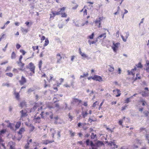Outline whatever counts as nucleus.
Instances as JSON below:
<instances>
[{
  "label": "nucleus",
  "mask_w": 149,
  "mask_h": 149,
  "mask_svg": "<svg viewBox=\"0 0 149 149\" xmlns=\"http://www.w3.org/2000/svg\"><path fill=\"white\" fill-rule=\"evenodd\" d=\"M143 65H142L141 62H139L137 64L135 65L133 69H132L130 71L128 70V74L129 75H132L134 77L135 74L137 73H139L140 69L143 67Z\"/></svg>",
  "instance_id": "obj_1"
},
{
  "label": "nucleus",
  "mask_w": 149,
  "mask_h": 149,
  "mask_svg": "<svg viewBox=\"0 0 149 149\" xmlns=\"http://www.w3.org/2000/svg\"><path fill=\"white\" fill-rule=\"evenodd\" d=\"M35 68L36 67L33 63H30L26 66V68L29 70V71H26V73L29 76H32L35 73Z\"/></svg>",
  "instance_id": "obj_2"
},
{
  "label": "nucleus",
  "mask_w": 149,
  "mask_h": 149,
  "mask_svg": "<svg viewBox=\"0 0 149 149\" xmlns=\"http://www.w3.org/2000/svg\"><path fill=\"white\" fill-rule=\"evenodd\" d=\"M66 9V7H63L60 8L58 9L59 11L58 12H56V15H61L62 17L66 18L67 17V14L65 13V10Z\"/></svg>",
  "instance_id": "obj_3"
},
{
  "label": "nucleus",
  "mask_w": 149,
  "mask_h": 149,
  "mask_svg": "<svg viewBox=\"0 0 149 149\" xmlns=\"http://www.w3.org/2000/svg\"><path fill=\"white\" fill-rule=\"evenodd\" d=\"M42 102H38L35 103L33 107L31 109L30 112L34 111L38 108V111L40 109H42Z\"/></svg>",
  "instance_id": "obj_4"
},
{
  "label": "nucleus",
  "mask_w": 149,
  "mask_h": 149,
  "mask_svg": "<svg viewBox=\"0 0 149 149\" xmlns=\"http://www.w3.org/2000/svg\"><path fill=\"white\" fill-rule=\"evenodd\" d=\"M105 19V18L103 16L99 17L98 18L96 19V20L94 22L95 24V26H97L98 28L102 27L101 22Z\"/></svg>",
  "instance_id": "obj_5"
},
{
  "label": "nucleus",
  "mask_w": 149,
  "mask_h": 149,
  "mask_svg": "<svg viewBox=\"0 0 149 149\" xmlns=\"http://www.w3.org/2000/svg\"><path fill=\"white\" fill-rule=\"evenodd\" d=\"M42 78L45 77L46 78L48 82L50 83L52 81H54L55 79L54 78L53 75L51 74L46 75L44 73L41 76Z\"/></svg>",
  "instance_id": "obj_6"
},
{
  "label": "nucleus",
  "mask_w": 149,
  "mask_h": 149,
  "mask_svg": "<svg viewBox=\"0 0 149 149\" xmlns=\"http://www.w3.org/2000/svg\"><path fill=\"white\" fill-rule=\"evenodd\" d=\"M42 118H46L48 117L49 116L51 119H53V114L52 112H46L44 113V112H42L40 114Z\"/></svg>",
  "instance_id": "obj_7"
},
{
  "label": "nucleus",
  "mask_w": 149,
  "mask_h": 149,
  "mask_svg": "<svg viewBox=\"0 0 149 149\" xmlns=\"http://www.w3.org/2000/svg\"><path fill=\"white\" fill-rule=\"evenodd\" d=\"M120 44L119 42H117L115 43L113 42V46H112L111 48L115 52H116Z\"/></svg>",
  "instance_id": "obj_8"
},
{
  "label": "nucleus",
  "mask_w": 149,
  "mask_h": 149,
  "mask_svg": "<svg viewBox=\"0 0 149 149\" xmlns=\"http://www.w3.org/2000/svg\"><path fill=\"white\" fill-rule=\"evenodd\" d=\"M27 80L26 78L23 76H22L21 79L19 81V82L21 85H22L26 83Z\"/></svg>",
  "instance_id": "obj_9"
},
{
  "label": "nucleus",
  "mask_w": 149,
  "mask_h": 149,
  "mask_svg": "<svg viewBox=\"0 0 149 149\" xmlns=\"http://www.w3.org/2000/svg\"><path fill=\"white\" fill-rule=\"evenodd\" d=\"M92 79L94 80L98 81L99 82L102 81V78L99 76L95 75L92 77Z\"/></svg>",
  "instance_id": "obj_10"
},
{
  "label": "nucleus",
  "mask_w": 149,
  "mask_h": 149,
  "mask_svg": "<svg viewBox=\"0 0 149 149\" xmlns=\"http://www.w3.org/2000/svg\"><path fill=\"white\" fill-rule=\"evenodd\" d=\"M84 143L87 146H90L91 147L94 145L93 142L92 141H90L89 139H87L86 141H84Z\"/></svg>",
  "instance_id": "obj_11"
},
{
  "label": "nucleus",
  "mask_w": 149,
  "mask_h": 149,
  "mask_svg": "<svg viewBox=\"0 0 149 149\" xmlns=\"http://www.w3.org/2000/svg\"><path fill=\"white\" fill-rule=\"evenodd\" d=\"M82 101L81 100H79L76 98H73L72 102V103L73 104L77 103L78 105H79L82 103Z\"/></svg>",
  "instance_id": "obj_12"
},
{
  "label": "nucleus",
  "mask_w": 149,
  "mask_h": 149,
  "mask_svg": "<svg viewBox=\"0 0 149 149\" xmlns=\"http://www.w3.org/2000/svg\"><path fill=\"white\" fill-rule=\"evenodd\" d=\"M113 92L114 94L116 95V97L120 96L121 94L120 91L118 89L113 90Z\"/></svg>",
  "instance_id": "obj_13"
},
{
  "label": "nucleus",
  "mask_w": 149,
  "mask_h": 149,
  "mask_svg": "<svg viewBox=\"0 0 149 149\" xmlns=\"http://www.w3.org/2000/svg\"><path fill=\"white\" fill-rule=\"evenodd\" d=\"M146 67V70L147 73L148 77H149V61H147L146 62V64L145 65Z\"/></svg>",
  "instance_id": "obj_14"
},
{
  "label": "nucleus",
  "mask_w": 149,
  "mask_h": 149,
  "mask_svg": "<svg viewBox=\"0 0 149 149\" xmlns=\"http://www.w3.org/2000/svg\"><path fill=\"white\" fill-rule=\"evenodd\" d=\"M56 58L57 59L56 63H59L61 62L62 59V57L59 53H58L56 55Z\"/></svg>",
  "instance_id": "obj_15"
},
{
  "label": "nucleus",
  "mask_w": 149,
  "mask_h": 149,
  "mask_svg": "<svg viewBox=\"0 0 149 149\" xmlns=\"http://www.w3.org/2000/svg\"><path fill=\"white\" fill-rule=\"evenodd\" d=\"M13 94L15 96L16 99L17 100L19 101L20 99V95L19 93L17 92L15 90Z\"/></svg>",
  "instance_id": "obj_16"
},
{
  "label": "nucleus",
  "mask_w": 149,
  "mask_h": 149,
  "mask_svg": "<svg viewBox=\"0 0 149 149\" xmlns=\"http://www.w3.org/2000/svg\"><path fill=\"white\" fill-rule=\"evenodd\" d=\"M20 113H21V118L26 116L27 115V111L26 110H22L20 111Z\"/></svg>",
  "instance_id": "obj_17"
},
{
  "label": "nucleus",
  "mask_w": 149,
  "mask_h": 149,
  "mask_svg": "<svg viewBox=\"0 0 149 149\" xmlns=\"http://www.w3.org/2000/svg\"><path fill=\"white\" fill-rule=\"evenodd\" d=\"M103 144V142L100 141H98L95 143H94V146L98 147L101 145H102Z\"/></svg>",
  "instance_id": "obj_18"
},
{
  "label": "nucleus",
  "mask_w": 149,
  "mask_h": 149,
  "mask_svg": "<svg viewBox=\"0 0 149 149\" xmlns=\"http://www.w3.org/2000/svg\"><path fill=\"white\" fill-rule=\"evenodd\" d=\"M17 63L18 65H19L20 67L21 68L19 69L21 70H23L22 68L24 66V64L22 63V62H17Z\"/></svg>",
  "instance_id": "obj_19"
},
{
  "label": "nucleus",
  "mask_w": 149,
  "mask_h": 149,
  "mask_svg": "<svg viewBox=\"0 0 149 149\" xmlns=\"http://www.w3.org/2000/svg\"><path fill=\"white\" fill-rule=\"evenodd\" d=\"M141 78V76L139 74V73H137L136 74V77L135 78L133 77V79H134V81H136L137 79H140Z\"/></svg>",
  "instance_id": "obj_20"
},
{
  "label": "nucleus",
  "mask_w": 149,
  "mask_h": 149,
  "mask_svg": "<svg viewBox=\"0 0 149 149\" xmlns=\"http://www.w3.org/2000/svg\"><path fill=\"white\" fill-rule=\"evenodd\" d=\"M29 122H26L25 123V124L28 126H29L30 127H31V128H30V131H31H31H33V130L34 129V126H33L31 124H29V125L28 124V123H29Z\"/></svg>",
  "instance_id": "obj_21"
},
{
  "label": "nucleus",
  "mask_w": 149,
  "mask_h": 149,
  "mask_svg": "<svg viewBox=\"0 0 149 149\" xmlns=\"http://www.w3.org/2000/svg\"><path fill=\"white\" fill-rule=\"evenodd\" d=\"M15 125L13 123H9L8 126V127H9L11 130H14Z\"/></svg>",
  "instance_id": "obj_22"
},
{
  "label": "nucleus",
  "mask_w": 149,
  "mask_h": 149,
  "mask_svg": "<svg viewBox=\"0 0 149 149\" xmlns=\"http://www.w3.org/2000/svg\"><path fill=\"white\" fill-rule=\"evenodd\" d=\"M141 95L142 96L146 97L149 95V93L148 91H142Z\"/></svg>",
  "instance_id": "obj_23"
},
{
  "label": "nucleus",
  "mask_w": 149,
  "mask_h": 149,
  "mask_svg": "<svg viewBox=\"0 0 149 149\" xmlns=\"http://www.w3.org/2000/svg\"><path fill=\"white\" fill-rule=\"evenodd\" d=\"M25 131L24 128V127H22L21 128L19 131L17 132V133L19 135H22V132H24Z\"/></svg>",
  "instance_id": "obj_24"
},
{
  "label": "nucleus",
  "mask_w": 149,
  "mask_h": 149,
  "mask_svg": "<svg viewBox=\"0 0 149 149\" xmlns=\"http://www.w3.org/2000/svg\"><path fill=\"white\" fill-rule=\"evenodd\" d=\"M106 37V33H104L101 34L98 37V38H100L103 37L104 39Z\"/></svg>",
  "instance_id": "obj_25"
},
{
  "label": "nucleus",
  "mask_w": 149,
  "mask_h": 149,
  "mask_svg": "<svg viewBox=\"0 0 149 149\" xmlns=\"http://www.w3.org/2000/svg\"><path fill=\"white\" fill-rule=\"evenodd\" d=\"M79 53L83 57H85V58H86L87 57V56H86V54L84 53H82L81 52V49L80 48H79Z\"/></svg>",
  "instance_id": "obj_26"
},
{
  "label": "nucleus",
  "mask_w": 149,
  "mask_h": 149,
  "mask_svg": "<svg viewBox=\"0 0 149 149\" xmlns=\"http://www.w3.org/2000/svg\"><path fill=\"white\" fill-rule=\"evenodd\" d=\"M21 122H17L16 124L15 125V127L16 129H18L21 125Z\"/></svg>",
  "instance_id": "obj_27"
},
{
  "label": "nucleus",
  "mask_w": 149,
  "mask_h": 149,
  "mask_svg": "<svg viewBox=\"0 0 149 149\" xmlns=\"http://www.w3.org/2000/svg\"><path fill=\"white\" fill-rule=\"evenodd\" d=\"M16 55L14 52H13L11 54V58L12 59H14L16 58Z\"/></svg>",
  "instance_id": "obj_28"
},
{
  "label": "nucleus",
  "mask_w": 149,
  "mask_h": 149,
  "mask_svg": "<svg viewBox=\"0 0 149 149\" xmlns=\"http://www.w3.org/2000/svg\"><path fill=\"white\" fill-rule=\"evenodd\" d=\"M44 87L45 88H46L47 87H50V85L49 84H47V82L45 80H44Z\"/></svg>",
  "instance_id": "obj_29"
},
{
  "label": "nucleus",
  "mask_w": 149,
  "mask_h": 149,
  "mask_svg": "<svg viewBox=\"0 0 149 149\" xmlns=\"http://www.w3.org/2000/svg\"><path fill=\"white\" fill-rule=\"evenodd\" d=\"M51 13H52V14H50V18H54V16H56V15H56V13L54 11H52L51 12Z\"/></svg>",
  "instance_id": "obj_30"
},
{
  "label": "nucleus",
  "mask_w": 149,
  "mask_h": 149,
  "mask_svg": "<svg viewBox=\"0 0 149 149\" xmlns=\"http://www.w3.org/2000/svg\"><path fill=\"white\" fill-rule=\"evenodd\" d=\"M42 64V60H40L39 61V62L38 63V67H39V70H41Z\"/></svg>",
  "instance_id": "obj_31"
},
{
  "label": "nucleus",
  "mask_w": 149,
  "mask_h": 149,
  "mask_svg": "<svg viewBox=\"0 0 149 149\" xmlns=\"http://www.w3.org/2000/svg\"><path fill=\"white\" fill-rule=\"evenodd\" d=\"M86 6H84V8L80 10V12H82L83 11L84 13V15H87V10L86 9H85L84 10V8Z\"/></svg>",
  "instance_id": "obj_32"
},
{
  "label": "nucleus",
  "mask_w": 149,
  "mask_h": 149,
  "mask_svg": "<svg viewBox=\"0 0 149 149\" xmlns=\"http://www.w3.org/2000/svg\"><path fill=\"white\" fill-rule=\"evenodd\" d=\"M32 48L33 49V51H35L36 50H38V52L39 50V47L38 46H33L32 47Z\"/></svg>",
  "instance_id": "obj_33"
},
{
  "label": "nucleus",
  "mask_w": 149,
  "mask_h": 149,
  "mask_svg": "<svg viewBox=\"0 0 149 149\" xmlns=\"http://www.w3.org/2000/svg\"><path fill=\"white\" fill-rule=\"evenodd\" d=\"M19 105L20 107H22L26 105V103L24 101L20 103Z\"/></svg>",
  "instance_id": "obj_34"
},
{
  "label": "nucleus",
  "mask_w": 149,
  "mask_h": 149,
  "mask_svg": "<svg viewBox=\"0 0 149 149\" xmlns=\"http://www.w3.org/2000/svg\"><path fill=\"white\" fill-rule=\"evenodd\" d=\"M49 41L47 38L45 39V43L43 45L44 47H45L47 46L49 43Z\"/></svg>",
  "instance_id": "obj_35"
},
{
  "label": "nucleus",
  "mask_w": 149,
  "mask_h": 149,
  "mask_svg": "<svg viewBox=\"0 0 149 149\" xmlns=\"http://www.w3.org/2000/svg\"><path fill=\"white\" fill-rule=\"evenodd\" d=\"M53 142H54V141H49L48 140H47L43 143V144H44L45 145H47L48 143H52Z\"/></svg>",
  "instance_id": "obj_36"
},
{
  "label": "nucleus",
  "mask_w": 149,
  "mask_h": 149,
  "mask_svg": "<svg viewBox=\"0 0 149 149\" xmlns=\"http://www.w3.org/2000/svg\"><path fill=\"white\" fill-rule=\"evenodd\" d=\"M109 67L108 68V70L109 72H112L114 71V68L113 67L109 65Z\"/></svg>",
  "instance_id": "obj_37"
},
{
  "label": "nucleus",
  "mask_w": 149,
  "mask_h": 149,
  "mask_svg": "<svg viewBox=\"0 0 149 149\" xmlns=\"http://www.w3.org/2000/svg\"><path fill=\"white\" fill-rule=\"evenodd\" d=\"M21 31L23 32L26 33L28 32V30L22 27L21 28Z\"/></svg>",
  "instance_id": "obj_38"
},
{
  "label": "nucleus",
  "mask_w": 149,
  "mask_h": 149,
  "mask_svg": "<svg viewBox=\"0 0 149 149\" xmlns=\"http://www.w3.org/2000/svg\"><path fill=\"white\" fill-rule=\"evenodd\" d=\"M94 36V33H93L90 36H88L87 38L90 39H93V38Z\"/></svg>",
  "instance_id": "obj_39"
},
{
  "label": "nucleus",
  "mask_w": 149,
  "mask_h": 149,
  "mask_svg": "<svg viewBox=\"0 0 149 149\" xmlns=\"http://www.w3.org/2000/svg\"><path fill=\"white\" fill-rule=\"evenodd\" d=\"M145 116L147 118H149V112L148 111H144L143 112Z\"/></svg>",
  "instance_id": "obj_40"
},
{
  "label": "nucleus",
  "mask_w": 149,
  "mask_h": 149,
  "mask_svg": "<svg viewBox=\"0 0 149 149\" xmlns=\"http://www.w3.org/2000/svg\"><path fill=\"white\" fill-rule=\"evenodd\" d=\"M88 114L87 112L85 111V112H82L81 115L84 118H85Z\"/></svg>",
  "instance_id": "obj_41"
},
{
  "label": "nucleus",
  "mask_w": 149,
  "mask_h": 149,
  "mask_svg": "<svg viewBox=\"0 0 149 149\" xmlns=\"http://www.w3.org/2000/svg\"><path fill=\"white\" fill-rule=\"evenodd\" d=\"M13 73L14 74H17L19 72V71L18 69L16 68H14L13 70Z\"/></svg>",
  "instance_id": "obj_42"
},
{
  "label": "nucleus",
  "mask_w": 149,
  "mask_h": 149,
  "mask_svg": "<svg viewBox=\"0 0 149 149\" xmlns=\"http://www.w3.org/2000/svg\"><path fill=\"white\" fill-rule=\"evenodd\" d=\"M6 75L10 77H12L13 76V74L11 72L6 73Z\"/></svg>",
  "instance_id": "obj_43"
},
{
  "label": "nucleus",
  "mask_w": 149,
  "mask_h": 149,
  "mask_svg": "<svg viewBox=\"0 0 149 149\" xmlns=\"http://www.w3.org/2000/svg\"><path fill=\"white\" fill-rule=\"evenodd\" d=\"M96 137V135L94 134L93 133H92L91 134V138L92 139H94V138Z\"/></svg>",
  "instance_id": "obj_44"
},
{
  "label": "nucleus",
  "mask_w": 149,
  "mask_h": 149,
  "mask_svg": "<svg viewBox=\"0 0 149 149\" xmlns=\"http://www.w3.org/2000/svg\"><path fill=\"white\" fill-rule=\"evenodd\" d=\"M88 73H84L83 74V75H81L80 76V78H84L86 77H87L88 76Z\"/></svg>",
  "instance_id": "obj_45"
},
{
  "label": "nucleus",
  "mask_w": 149,
  "mask_h": 149,
  "mask_svg": "<svg viewBox=\"0 0 149 149\" xmlns=\"http://www.w3.org/2000/svg\"><path fill=\"white\" fill-rule=\"evenodd\" d=\"M6 130L5 129H2L0 131V134H4L6 132Z\"/></svg>",
  "instance_id": "obj_46"
},
{
  "label": "nucleus",
  "mask_w": 149,
  "mask_h": 149,
  "mask_svg": "<svg viewBox=\"0 0 149 149\" xmlns=\"http://www.w3.org/2000/svg\"><path fill=\"white\" fill-rule=\"evenodd\" d=\"M20 52L23 55H24L26 53V52L23 49H20Z\"/></svg>",
  "instance_id": "obj_47"
},
{
  "label": "nucleus",
  "mask_w": 149,
  "mask_h": 149,
  "mask_svg": "<svg viewBox=\"0 0 149 149\" xmlns=\"http://www.w3.org/2000/svg\"><path fill=\"white\" fill-rule=\"evenodd\" d=\"M98 104L97 101H96L93 103V105H92V107H95Z\"/></svg>",
  "instance_id": "obj_48"
},
{
  "label": "nucleus",
  "mask_w": 149,
  "mask_h": 149,
  "mask_svg": "<svg viewBox=\"0 0 149 149\" xmlns=\"http://www.w3.org/2000/svg\"><path fill=\"white\" fill-rule=\"evenodd\" d=\"M29 142H27V143L25 145V148L26 149H27L29 148Z\"/></svg>",
  "instance_id": "obj_49"
},
{
  "label": "nucleus",
  "mask_w": 149,
  "mask_h": 149,
  "mask_svg": "<svg viewBox=\"0 0 149 149\" xmlns=\"http://www.w3.org/2000/svg\"><path fill=\"white\" fill-rule=\"evenodd\" d=\"M60 81V84H57V86H59V85H60L61 84V83L62 82H63V81H64V79L63 78H60L59 79Z\"/></svg>",
  "instance_id": "obj_50"
},
{
  "label": "nucleus",
  "mask_w": 149,
  "mask_h": 149,
  "mask_svg": "<svg viewBox=\"0 0 149 149\" xmlns=\"http://www.w3.org/2000/svg\"><path fill=\"white\" fill-rule=\"evenodd\" d=\"M45 39V37L44 36H42L41 38V42H42Z\"/></svg>",
  "instance_id": "obj_51"
},
{
  "label": "nucleus",
  "mask_w": 149,
  "mask_h": 149,
  "mask_svg": "<svg viewBox=\"0 0 149 149\" xmlns=\"http://www.w3.org/2000/svg\"><path fill=\"white\" fill-rule=\"evenodd\" d=\"M11 67L10 66H8L7 67L6 70V72H7L10 70Z\"/></svg>",
  "instance_id": "obj_52"
},
{
  "label": "nucleus",
  "mask_w": 149,
  "mask_h": 149,
  "mask_svg": "<svg viewBox=\"0 0 149 149\" xmlns=\"http://www.w3.org/2000/svg\"><path fill=\"white\" fill-rule=\"evenodd\" d=\"M130 98H127L125 100V102L126 103H128L130 102Z\"/></svg>",
  "instance_id": "obj_53"
},
{
  "label": "nucleus",
  "mask_w": 149,
  "mask_h": 149,
  "mask_svg": "<svg viewBox=\"0 0 149 149\" xmlns=\"http://www.w3.org/2000/svg\"><path fill=\"white\" fill-rule=\"evenodd\" d=\"M23 58L22 56V55H21L19 57V61L18 62H22V60Z\"/></svg>",
  "instance_id": "obj_54"
},
{
  "label": "nucleus",
  "mask_w": 149,
  "mask_h": 149,
  "mask_svg": "<svg viewBox=\"0 0 149 149\" xmlns=\"http://www.w3.org/2000/svg\"><path fill=\"white\" fill-rule=\"evenodd\" d=\"M21 47L20 45L19 44H17L16 45V47L17 49H19Z\"/></svg>",
  "instance_id": "obj_55"
},
{
  "label": "nucleus",
  "mask_w": 149,
  "mask_h": 149,
  "mask_svg": "<svg viewBox=\"0 0 149 149\" xmlns=\"http://www.w3.org/2000/svg\"><path fill=\"white\" fill-rule=\"evenodd\" d=\"M68 116L69 118L70 119V120H72V119L73 117L70 115V113H69Z\"/></svg>",
  "instance_id": "obj_56"
},
{
  "label": "nucleus",
  "mask_w": 149,
  "mask_h": 149,
  "mask_svg": "<svg viewBox=\"0 0 149 149\" xmlns=\"http://www.w3.org/2000/svg\"><path fill=\"white\" fill-rule=\"evenodd\" d=\"M121 37L122 38V39L124 41V42H126L127 40V38H125L123 36H121Z\"/></svg>",
  "instance_id": "obj_57"
},
{
  "label": "nucleus",
  "mask_w": 149,
  "mask_h": 149,
  "mask_svg": "<svg viewBox=\"0 0 149 149\" xmlns=\"http://www.w3.org/2000/svg\"><path fill=\"white\" fill-rule=\"evenodd\" d=\"M55 106L56 107L59 108V105L58 103H56L55 104Z\"/></svg>",
  "instance_id": "obj_58"
},
{
  "label": "nucleus",
  "mask_w": 149,
  "mask_h": 149,
  "mask_svg": "<svg viewBox=\"0 0 149 149\" xmlns=\"http://www.w3.org/2000/svg\"><path fill=\"white\" fill-rule=\"evenodd\" d=\"M78 143H79L80 145H83L85 144L84 143V142H83L82 141H79L78 142Z\"/></svg>",
  "instance_id": "obj_59"
},
{
  "label": "nucleus",
  "mask_w": 149,
  "mask_h": 149,
  "mask_svg": "<svg viewBox=\"0 0 149 149\" xmlns=\"http://www.w3.org/2000/svg\"><path fill=\"white\" fill-rule=\"evenodd\" d=\"M127 107V105L125 106L124 107H121V110L123 111L125 109H126V108Z\"/></svg>",
  "instance_id": "obj_60"
},
{
  "label": "nucleus",
  "mask_w": 149,
  "mask_h": 149,
  "mask_svg": "<svg viewBox=\"0 0 149 149\" xmlns=\"http://www.w3.org/2000/svg\"><path fill=\"white\" fill-rule=\"evenodd\" d=\"M141 101L142 102V105L143 106H144L145 105V103H146V102L143 100H142Z\"/></svg>",
  "instance_id": "obj_61"
},
{
  "label": "nucleus",
  "mask_w": 149,
  "mask_h": 149,
  "mask_svg": "<svg viewBox=\"0 0 149 149\" xmlns=\"http://www.w3.org/2000/svg\"><path fill=\"white\" fill-rule=\"evenodd\" d=\"M8 63V61H6L4 62H3L1 64V65H5V64L7 63Z\"/></svg>",
  "instance_id": "obj_62"
},
{
  "label": "nucleus",
  "mask_w": 149,
  "mask_h": 149,
  "mask_svg": "<svg viewBox=\"0 0 149 149\" xmlns=\"http://www.w3.org/2000/svg\"><path fill=\"white\" fill-rule=\"evenodd\" d=\"M33 91V90H32V89L31 88H29V89L28 90V93H29Z\"/></svg>",
  "instance_id": "obj_63"
},
{
  "label": "nucleus",
  "mask_w": 149,
  "mask_h": 149,
  "mask_svg": "<svg viewBox=\"0 0 149 149\" xmlns=\"http://www.w3.org/2000/svg\"><path fill=\"white\" fill-rule=\"evenodd\" d=\"M91 147L92 149H97V147L95 146L94 145L92 146H91Z\"/></svg>",
  "instance_id": "obj_64"
}]
</instances>
